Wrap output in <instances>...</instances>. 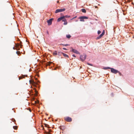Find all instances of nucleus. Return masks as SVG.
<instances>
[{
  "mask_svg": "<svg viewBox=\"0 0 134 134\" xmlns=\"http://www.w3.org/2000/svg\"><path fill=\"white\" fill-rule=\"evenodd\" d=\"M86 55L85 54H84L83 55H81L80 57V59L82 61H83L86 59Z\"/></svg>",
  "mask_w": 134,
  "mask_h": 134,
  "instance_id": "nucleus-1",
  "label": "nucleus"
},
{
  "mask_svg": "<svg viewBox=\"0 0 134 134\" xmlns=\"http://www.w3.org/2000/svg\"><path fill=\"white\" fill-rule=\"evenodd\" d=\"M65 9L64 8L63 9H57L55 11V13H57L59 12H61L65 11Z\"/></svg>",
  "mask_w": 134,
  "mask_h": 134,
  "instance_id": "nucleus-2",
  "label": "nucleus"
},
{
  "mask_svg": "<svg viewBox=\"0 0 134 134\" xmlns=\"http://www.w3.org/2000/svg\"><path fill=\"white\" fill-rule=\"evenodd\" d=\"M65 120L68 122H70L72 121V119L71 118L69 117H66L64 118Z\"/></svg>",
  "mask_w": 134,
  "mask_h": 134,
  "instance_id": "nucleus-3",
  "label": "nucleus"
},
{
  "mask_svg": "<svg viewBox=\"0 0 134 134\" xmlns=\"http://www.w3.org/2000/svg\"><path fill=\"white\" fill-rule=\"evenodd\" d=\"M111 72L116 74L118 72H119V71L117 70H115L113 68H111Z\"/></svg>",
  "mask_w": 134,
  "mask_h": 134,
  "instance_id": "nucleus-4",
  "label": "nucleus"
},
{
  "mask_svg": "<svg viewBox=\"0 0 134 134\" xmlns=\"http://www.w3.org/2000/svg\"><path fill=\"white\" fill-rule=\"evenodd\" d=\"M79 19H80V21H83L84 19H87L88 18L86 16H82L79 18Z\"/></svg>",
  "mask_w": 134,
  "mask_h": 134,
  "instance_id": "nucleus-5",
  "label": "nucleus"
},
{
  "mask_svg": "<svg viewBox=\"0 0 134 134\" xmlns=\"http://www.w3.org/2000/svg\"><path fill=\"white\" fill-rule=\"evenodd\" d=\"M71 49H72L71 51L72 52L77 54H80V53H79V52L76 49L73 48L72 47H71Z\"/></svg>",
  "mask_w": 134,
  "mask_h": 134,
  "instance_id": "nucleus-6",
  "label": "nucleus"
},
{
  "mask_svg": "<svg viewBox=\"0 0 134 134\" xmlns=\"http://www.w3.org/2000/svg\"><path fill=\"white\" fill-rule=\"evenodd\" d=\"M53 20V19L51 18L47 20V23H48V25H50L51 24L52 21Z\"/></svg>",
  "mask_w": 134,
  "mask_h": 134,
  "instance_id": "nucleus-7",
  "label": "nucleus"
},
{
  "mask_svg": "<svg viewBox=\"0 0 134 134\" xmlns=\"http://www.w3.org/2000/svg\"><path fill=\"white\" fill-rule=\"evenodd\" d=\"M63 21H64V25H66L67 24V22L65 18H64V19L62 20Z\"/></svg>",
  "mask_w": 134,
  "mask_h": 134,
  "instance_id": "nucleus-8",
  "label": "nucleus"
},
{
  "mask_svg": "<svg viewBox=\"0 0 134 134\" xmlns=\"http://www.w3.org/2000/svg\"><path fill=\"white\" fill-rule=\"evenodd\" d=\"M20 46V47L21 48V46H22V45H21V44H20L19 43L17 44H16L15 45V47H16V48H18V47L19 46Z\"/></svg>",
  "mask_w": 134,
  "mask_h": 134,
  "instance_id": "nucleus-9",
  "label": "nucleus"
},
{
  "mask_svg": "<svg viewBox=\"0 0 134 134\" xmlns=\"http://www.w3.org/2000/svg\"><path fill=\"white\" fill-rule=\"evenodd\" d=\"M27 75H22V76L19 77V79L20 80L23 78H24L25 76L27 77Z\"/></svg>",
  "mask_w": 134,
  "mask_h": 134,
  "instance_id": "nucleus-10",
  "label": "nucleus"
},
{
  "mask_svg": "<svg viewBox=\"0 0 134 134\" xmlns=\"http://www.w3.org/2000/svg\"><path fill=\"white\" fill-rule=\"evenodd\" d=\"M61 54H62L65 57H69V56L68 55H67V54H65L63 53H62V52L61 53Z\"/></svg>",
  "mask_w": 134,
  "mask_h": 134,
  "instance_id": "nucleus-11",
  "label": "nucleus"
},
{
  "mask_svg": "<svg viewBox=\"0 0 134 134\" xmlns=\"http://www.w3.org/2000/svg\"><path fill=\"white\" fill-rule=\"evenodd\" d=\"M105 32L104 30L103 31V32H102V34H101L99 36L101 37L102 36H103Z\"/></svg>",
  "mask_w": 134,
  "mask_h": 134,
  "instance_id": "nucleus-12",
  "label": "nucleus"
},
{
  "mask_svg": "<svg viewBox=\"0 0 134 134\" xmlns=\"http://www.w3.org/2000/svg\"><path fill=\"white\" fill-rule=\"evenodd\" d=\"M53 54L54 55H56L57 54V51H54L53 53Z\"/></svg>",
  "mask_w": 134,
  "mask_h": 134,
  "instance_id": "nucleus-13",
  "label": "nucleus"
},
{
  "mask_svg": "<svg viewBox=\"0 0 134 134\" xmlns=\"http://www.w3.org/2000/svg\"><path fill=\"white\" fill-rule=\"evenodd\" d=\"M82 12L84 13H86V10L84 9H81Z\"/></svg>",
  "mask_w": 134,
  "mask_h": 134,
  "instance_id": "nucleus-14",
  "label": "nucleus"
},
{
  "mask_svg": "<svg viewBox=\"0 0 134 134\" xmlns=\"http://www.w3.org/2000/svg\"><path fill=\"white\" fill-rule=\"evenodd\" d=\"M66 37L68 38H69L71 37V36L70 35L68 34L66 35Z\"/></svg>",
  "mask_w": 134,
  "mask_h": 134,
  "instance_id": "nucleus-15",
  "label": "nucleus"
},
{
  "mask_svg": "<svg viewBox=\"0 0 134 134\" xmlns=\"http://www.w3.org/2000/svg\"><path fill=\"white\" fill-rule=\"evenodd\" d=\"M29 82L30 83H32V84L34 85V84H35V83L33 81H31L30 80L29 81Z\"/></svg>",
  "mask_w": 134,
  "mask_h": 134,
  "instance_id": "nucleus-16",
  "label": "nucleus"
},
{
  "mask_svg": "<svg viewBox=\"0 0 134 134\" xmlns=\"http://www.w3.org/2000/svg\"><path fill=\"white\" fill-rule=\"evenodd\" d=\"M111 68H110L109 67H104L103 68V69H105V70H106V69H110Z\"/></svg>",
  "mask_w": 134,
  "mask_h": 134,
  "instance_id": "nucleus-17",
  "label": "nucleus"
},
{
  "mask_svg": "<svg viewBox=\"0 0 134 134\" xmlns=\"http://www.w3.org/2000/svg\"><path fill=\"white\" fill-rule=\"evenodd\" d=\"M64 18H70V16L66 15L65 16H64Z\"/></svg>",
  "mask_w": 134,
  "mask_h": 134,
  "instance_id": "nucleus-18",
  "label": "nucleus"
},
{
  "mask_svg": "<svg viewBox=\"0 0 134 134\" xmlns=\"http://www.w3.org/2000/svg\"><path fill=\"white\" fill-rule=\"evenodd\" d=\"M61 20H63V19H64V16H62V17H61L60 18H59Z\"/></svg>",
  "mask_w": 134,
  "mask_h": 134,
  "instance_id": "nucleus-19",
  "label": "nucleus"
},
{
  "mask_svg": "<svg viewBox=\"0 0 134 134\" xmlns=\"http://www.w3.org/2000/svg\"><path fill=\"white\" fill-rule=\"evenodd\" d=\"M16 53L18 55H19L20 54V51H16Z\"/></svg>",
  "mask_w": 134,
  "mask_h": 134,
  "instance_id": "nucleus-20",
  "label": "nucleus"
},
{
  "mask_svg": "<svg viewBox=\"0 0 134 134\" xmlns=\"http://www.w3.org/2000/svg\"><path fill=\"white\" fill-rule=\"evenodd\" d=\"M18 128L17 126H13V128L15 129H16Z\"/></svg>",
  "mask_w": 134,
  "mask_h": 134,
  "instance_id": "nucleus-21",
  "label": "nucleus"
},
{
  "mask_svg": "<svg viewBox=\"0 0 134 134\" xmlns=\"http://www.w3.org/2000/svg\"><path fill=\"white\" fill-rule=\"evenodd\" d=\"M61 45H62L63 46H68V44H61Z\"/></svg>",
  "mask_w": 134,
  "mask_h": 134,
  "instance_id": "nucleus-22",
  "label": "nucleus"
},
{
  "mask_svg": "<svg viewBox=\"0 0 134 134\" xmlns=\"http://www.w3.org/2000/svg\"><path fill=\"white\" fill-rule=\"evenodd\" d=\"M61 20H60V18H58V20H57V21H58V22H59V21H60Z\"/></svg>",
  "mask_w": 134,
  "mask_h": 134,
  "instance_id": "nucleus-23",
  "label": "nucleus"
},
{
  "mask_svg": "<svg viewBox=\"0 0 134 134\" xmlns=\"http://www.w3.org/2000/svg\"><path fill=\"white\" fill-rule=\"evenodd\" d=\"M101 31H99V30H98V34H100V33H101Z\"/></svg>",
  "mask_w": 134,
  "mask_h": 134,
  "instance_id": "nucleus-24",
  "label": "nucleus"
},
{
  "mask_svg": "<svg viewBox=\"0 0 134 134\" xmlns=\"http://www.w3.org/2000/svg\"><path fill=\"white\" fill-rule=\"evenodd\" d=\"M101 37L99 36L98 37H97V39H100V38Z\"/></svg>",
  "mask_w": 134,
  "mask_h": 134,
  "instance_id": "nucleus-25",
  "label": "nucleus"
},
{
  "mask_svg": "<svg viewBox=\"0 0 134 134\" xmlns=\"http://www.w3.org/2000/svg\"><path fill=\"white\" fill-rule=\"evenodd\" d=\"M44 125L45 127H48V125L47 124H45Z\"/></svg>",
  "mask_w": 134,
  "mask_h": 134,
  "instance_id": "nucleus-26",
  "label": "nucleus"
},
{
  "mask_svg": "<svg viewBox=\"0 0 134 134\" xmlns=\"http://www.w3.org/2000/svg\"><path fill=\"white\" fill-rule=\"evenodd\" d=\"M117 73H119V75H120L121 76L122 75L121 74L119 71V72H118Z\"/></svg>",
  "mask_w": 134,
  "mask_h": 134,
  "instance_id": "nucleus-27",
  "label": "nucleus"
},
{
  "mask_svg": "<svg viewBox=\"0 0 134 134\" xmlns=\"http://www.w3.org/2000/svg\"><path fill=\"white\" fill-rule=\"evenodd\" d=\"M87 64L88 65H91V66H92V64H89V63H87Z\"/></svg>",
  "mask_w": 134,
  "mask_h": 134,
  "instance_id": "nucleus-28",
  "label": "nucleus"
},
{
  "mask_svg": "<svg viewBox=\"0 0 134 134\" xmlns=\"http://www.w3.org/2000/svg\"><path fill=\"white\" fill-rule=\"evenodd\" d=\"M52 63L51 62H50L49 63H48V65H50V64Z\"/></svg>",
  "mask_w": 134,
  "mask_h": 134,
  "instance_id": "nucleus-29",
  "label": "nucleus"
},
{
  "mask_svg": "<svg viewBox=\"0 0 134 134\" xmlns=\"http://www.w3.org/2000/svg\"><path fill=\"white\" fill-rule=\"evenodd\" d=\"M16 48V49L17 50H20L19 48Z\"/></svg>",
  "mask_w": 134,
  "mask_h": 134,
  "instance_id": "nucleus-30",
  "label": "nucleus"
},
{
  "mask_svg": "<svg viewBox=\"0 0 134 134\" xmlns=\"http://www.w3.org/2000/svg\"><path fill=\"white\" fill-rule=\"evenodd\" d=\"M63 49H64V50H67V49H66V48H63Z\"/></svg>",
  "mask_w": 134,
  "mask_h": 134,
  "instance_id": "nucleus-31",
  "label": "nucleus"
},
{
  "mask_svg": "<svg viewBox=\"0 0 134 134\" xmlns=\"http://www.w3.org/2000/svg\"><path fill=\"white\" fill-rule=\"evenodd\" d=\"M72 56H73V57H76V56L75 55H74V54H73L72 55Z\"/></svg>",
  "mask_w": 134,
  "mask_h": 134,
  "instance_id": "nucleus-32",
  "label": "nucleus"
},
{
  "mask_svg": "<svg viewBox=\"0 0 134 134\" xmlns=\"http://www.w3.org/2000/svg\"><path fill=\"white\" fill-rule=\"evenodd\" d=\"M76 17H77V16H75V17L74 18H73L72 19H71V20H72V19H74V18H76Z\"/></svg>",
  "mask_w": 134,
  "mask_h": 134,
  "instance_id": "nucleus-33",
  "label": "nucleus"
},
{
  "mask_svg": "<svg viewBox=\"0 0 134 134\" xmlns=\"http://www.w3.org/2000/svg\"><path fill=\"white\" fill-rule=\"evenodd\" d=\"M13 49H16V48H15L14 47H13Z\"/></svg>",
  "mask_w": 134,
  "mask_h": 134,
  "instance_id": "nucleus-34",
  "label": "nucleus"
},
{
  "mask_svg": "<svg viewBox=\"0 0 134 134\" xmlns=\"http://www.w3.org/2000/svg\"><path fill=\"white\" fill-rule=\"evenodd\" d=\"M95 8H97V6H95Z\"/></svg>",
  "mask_w": 134,
  "mask_h": 134,
  "instance_id": "nucleus-35",
  "label": "nucleus"
},
{
  "mask_svg": "<svg viewBox=\"0 0 134 134\" xmlns=\"http://www.w3.org/2000/svg\"><path fill=\"white\" fill-rule=\"evenodd\" d=\"M57 3H59V1H57Z\"/></svg>",
  "mask_w": 134,
  "mask_h": 134,
  "instance_id": "nucleus-36",
  "label": "nucleus"
},
{
  "mask_svg": "<svg viewBox=\"0 0 134 134\" xmlns=\"http://www.w3.org/2000/svg\"><path fill=\"white\" fill-rule=\"evenodd\" d=\"M47 33L48 34H49V33H48V32H47Z\"/></svg>",
  "mask_w": 134,
  "mask_h": 134,
  "instance_id": "nucleus-37",
  "label": "nucleus"
},
{
  "mask_svg": "<svg viewBox=\"0 0 134 134\" xmlns=\"http://www.w3.org/2000/svg\"><path fill=\"white\" fill-rule=\"evenodd\" d=\"M20 43L21 44V43H22L20 41Z\"/></svg>",
  "mask_w": 134,
  "mask_h": 134,
  "instance_id": "nucleus-38",
  "label": "nucleus"
},
{
  "mask_svg": "<svg viewBox=\"0 0 134 134\" xmlns=\"http://www.w3.org/2000/svg\"><path fill=\"white\" fill-rule=\"evenodd\" d=\"M59 53H59V52H58V54H59Z\"/></svg>",
  "mask_w": 134,
  "mask_h": 134,
  "instance_id": "nucleus-39",
  "label": "nucleus"
}]
</instances>
